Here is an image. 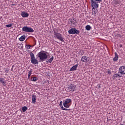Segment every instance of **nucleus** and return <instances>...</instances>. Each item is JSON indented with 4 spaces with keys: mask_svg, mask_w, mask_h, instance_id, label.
<instances>
[{
    "mask_svg": "<svg viewBox=\"0 0 125 125\" xmlns=\"http://www.w3.org/2000/svg\"><path fill=\"white\" fill-rule=\"evenodd\" d=\"M36 56L37 58H39L42 62H43V61H45L47 59V55L45 53L42 51L38 53Z\"/></svg>",
    "mask_w": 125,
    "mask_h": 125,
    "instance_id": "nucleus-1",
    "label": "nucleus"
},
{
    "mask_svg": "<svg viewBox=\"0 0 125 125\" xmlns=\"http://www.w3.org/2000/svg\"><path fill=\"white\" fill-rule=\"evenodd\" d=\"M101 1H102V0H90L91 5L93 7V9L98 8L99 6L98 2H101Z\"/></svg>",
    "mask_w": 125,
    "mask_h": 125,
    "instance_id": "nucleus-2",
    "label": "nucleus"
},
{
    "mask_svg": "<svg viewBox=\"0 0 125 125\" xmlns=\"http://www.w3.org/2000/svg\"><path fill=\"white\" fill-rule=\"evenodd\" d=\"M77 87V85L74 84L70 83L67 85V87L66 88L67 90L69 92H74L75 90H76V88Z\"/></svg>",
    "mask_w": 125,
    "mask_h": 125,
    "instance_id": "nucleus-3",
    "label": "nucleus"
},
{
    "mask_svg": "<svg viewBox=\"0 0 125 125\" xmlns=\"http://www.w3.org/2000/svg\"><path fill=\"white\" fill-rule=\"evenodd\" d=\"M29 55L30 56L31 62L32 64H34V65H36L37 64L38 65V64H39V62L38 61V60L36 59L34 53H30Z\"/></svg>",
    "mask_w": 125,
    "mask_h": 125,
    "instance_id": "nucleus-4",
    "label": "nucleus"
},
{
    "mask_svg": "<svg viewBox=\"0 0 125 125\" xmlns=\"http://www.w3.org/2000/svg\"><path fill=\"white\" fill-rule=\"evenodd\" d=\"M54 38L55 39H57L61 41V42H64V37H62V34H60V33L56 32V31H54Z\"/></svg>",
    "mask_w": 125,
    "mask_h": 125,
    "instance_id": "nucleus-5",
    "label": "nucleus"
},
{
    "mask_svg": "<svg viewBox=\"0 0 125 125\" xmlns=\"http://www.w3.org/2000/svg\"><path fill=\"white\" fill-rule=\"evenodd\" d=\"M68 32L69 35H75V34L79 35V34H80V30H77L76 29V28H72L71 29H69Z\"/></svg>",
    "mask_w": 125,
    "mask_h": 125,
    "instance_id": "nucleus-6",
    "label": "nucleus"
},
{
    "mask_svg": "<svg viewBox=\"0 0 125 125\" xmlns=\"http://www.w3.org/2000/svg\"><path fill=\"white\" fill-rule=\"evenodd\" d=\"M72 102V100L71 99H66L65 101L63 102V105L65 108H70L71 104H69L70 103Z\"/></svg>",
    "mask_w": 125,
    "mask_h": 125,
    "instance_id": "nucleus-7",
    "label": "nucleus"
},
{
    "mask_svg": "<svg viewBox=\"0 0 125 125\" xmlns=\"http://www.w3.org/2000/svg\"><path fill=\"white\" fill-rule=\"evenodd\" d=\"M22 31L26 33H34V29L32 27L28 26H23L22 27Z\"/></svg>",
    "mask_w": 125,
    "mask_h": 125,
    "instance_id": "nucleus-8",
    "label": "nucleus"
},
{
    "mask_svg": "<svg viewBox=\"0 0 125 125\" xmlns=\"http://www.w3.org/2000/svg\"><path fill=\"white\" fill-rule=\"evenodd\" d=\"M81 61L82 62H88L89 63H90V62H91V60L90 59V58L84 56L81 58Z\"/></svg>",
    "mask_w": 125,
    "mask_h": 125,
    "instance_id": "nucleus-9",
    "label": "nucleus"
},
{
    "mask_svg": "<svg viewBox=\"0 0 125 125\" xmlns=\"http://www.w3.org/2000/svg\"><path fill=\"white\" fill-rule=\"evenodd\" d=\"M119 73L122 75H125V66H122L119 68Z\"/></svg>",
    "mask_w": 125,
    "mask_h": 125,
    "instance_id": "nucleus-10",
    "label": "nucleus"
},
{
    "mask_svg": "<svg viewBox=\"0 0 125 125\" xmlns=\"http://www.w3.org/2000/svg\"><path fill=\"white\" fill-rule=\"evenodd\" d=\"M69 24H71L72 26H75L76 25V19L75 18H71L69 19Z\"/></svg>",
    "mask_w": 125,
    "mask_h": 125,
    "instance_id": "nucleus-11",
    "label": "nucleus"
},
{
    "mask_svg": "<svg viewBox=\"0 0 125 125\" xmlns=\"http://www.w3.org/2000/svg\"><path fill=\"white\" fill-rule=\"evenodd\" d=\"M95 8H94V9H93V7H92V18H95V17H96V13H97V9H96Z\"/></svg>",
    "mask_w": 125,
    "mask_h": 125,
    "instance_id": "nucleus-12",
    "label": "nucleus"
},
{
    "mask_svg": "<svg viewBox=\"0 0 125 125\" xmlns=\"http://www.w3.org/2000/svg\"><path fill=\"white\" fill-rule=\"evenodd\" d=\"M122 77H123V76L119 72L118 73L115 74L112 76V79H113V80H116L117 78H122Z\"/></svg>",
    "mask_w": 125,
    "mask_h": 125,
    "instance_id": "nucleus-13",
    "label": "nucleus"
},
{
    "mask_svg": "<svg viewBox=\"0 0 125 125\" xmlns=\"http://www.w3.org/2000/svg\"><path fill=\"white\" fill-rule=\"evenodd\" d=\"M59 106H60L62 110H63V111H70V109H67V108L63 107V102L62 101L60 102Z\"/></svg>",
    "mask_w": 125,
    "mask_h": 125,
    "instance_id": "nucleus-14",
    "label": "nucleus"
},
{
    "mask_svg": "<svg viewBox=\"0 0 125 125\" xmlns=\"http://www.w3.org/2000/svg\"><path fill=\"white\" fill-rule=\"evenodd\" d=\"M21 16L22 17H23V18H26V17H29V14L27 12H22L21 13Z\"/></svg>",
    "mask_w": 125,
    "mask_h": 125,
    "instance_id": "nucleus-15",
    "label": "nucleus"
},
{
    "mask_svg": "<svg viewBox=\"0 0 125 125\" xmlns=\"http://www.w3.org/2000/svg\"><path fill=\"white\" fill-rule=\"evenodd\" d=\"M114 54H115V57L113 59V60L114 62H117V61L119 60V55H118V53H117V52H115Z\"/></svg>",
    "mask_w": 125,
    "mask_h": 125,
    "instance_id": "nucleus-16",
    "label": "nucleus"
},
{
    "mask_svg": "<svg viewBox=\"0 0 125 125\" xmlns=\"http://www.w3.org/2000/svg\"><path fill=\"white\" fill-rule=\"evenodd\" d=\"M0 83H1L4 86L6 85V82H5V80H4V78H0Z\"/></svg>",
    "mask_w": 125,
    "mask_h": 125,
    "instance_id": "nucleus-17",
    "label": "nucleus"
},
{
    "mask_svg": "<svg viewBox=\"0 0 125 125\" xmlns=\"http://www.w3.org/2000/svg\"><path fill=\"white\" fill-rule=\"evenodd\" d=\"M37 101V96L33 95L32 96V103L35 104Z\"/></svg>",
    "mask_w": 125,
    "mask_h": 125,
    "instance_id": "nucleus-18",
    "label": "nucleus"
},
{
    "mask_svg": "<svg viewBox=\"0 0 125 125\" xmlns=\"http://www.w3.org/2000/svg\"><path fill=\"white\" fill-rule=\"evenodd\" d=\"M78 66L79 64H76L75 65H73L70 69V71H76L77 68H78Z\"/></svg>",
    "mask_w": 125,
    "mask_h": 125,
    "instance_id": "nucleus-19",
    "label": "nucleus"
},
{
    "mask_svg": "<svg viewBox=\"0 0 125 125\" xmlns=\"http://www.w3.org/2000/svg\"><path fill=\"white\" fill-rule=\"evenodd\" d=\"M25 39H26V37H25V35H23L19 38V41L21 42H24V41H25Z\"/></svg>",
    "mask_w": 125,
    "mask_h": 125,
    "instance_id": "nucleus-20",
    "label": "nucleus"
},
{
    "mask_svg": "<svg viewBox=\"0 0 125 125\" xmlns=\"http://www.w3.org/2000/svg\"><path fill=\"white\" fill-rule=\"evenodd\" d=\"M53 59H54V57L52 56L50 59L46 61L47 63H52V61H53Z\"/></svg>",
    "mask_w": 125,
    "mask_h": 125,
    "instance_id": "nucleus-21",
    "label": "nucleus"
},
{
    "mask_svg": "<svg viewBox=\"0 0 125 125\" xmlns=\"http://www.w3.org/2000/svg\"><path fill=\"white\" fill-rule=\"evenodd\" d=\"M38 80V78L37 77H34L31 78V81H32V82H37Z\"/></svg>",
    "mask_w": 125,
    "mask_h": 125,
    "instance_id": "nucleus-22",
    "label": "nucleus"
},
{
    "mask_svg": "<svg viewBox=\"0 0 125 125\" xmlns=\"http://www.w3.org/2000/svg\"><path fill=\"white\" fill-rule=\"evenodd\" d=\"M85 29L87 31H90V30H91V26L89 25H87L85 26Z\"/></svg>",
    "mask_w": 125,
    "mask_h": 125,
    "instance_id": "nucleus-23",
    "label": "nucleus"
},
{
    "mask_svg": "<svg viewBox=\"0 0 125 125\" xmlns=\"http://www.w3.org/2000/svg\"><path fill=\"white\" fill-rule=\"evenodd\" d=\"M32 70L28 71V79H30L31 78V75H32Z\"/></svg>",
    "mask_w": 125,
    "mask_h": 125,
    "instance_id": "nucleus-24",
    "label": "nucleus"
},
{
    "mask_svg": "<svg viewBox=\"0 0 125 125\" xmlns=\"http://www.w3.org/2000/svg\"><path fill=\"white\" fill-rule=\"evenodd\" d=\"M26 110H28V107H27V106H24L22 107V110L23 112H26Z\"/></svg>",
    "mask_w": 125,
    "mask_h": 125,
    "instance_id": "nucleus-25",
    "label": "nucleus"
},
{
    "mask_svg": "<svg viewBox=\"0 0 125 125\" xmlns=\"http://www.w3.org/2000/svg\"><path fill=\"white\" fill-rule=\"evenodd\" d=\"M31 45H25V48H26V49H30L31 48Z\"/></svg>",
    "mask_w": 125,
    "mask_h": 125,
    "instance_id": "nucleus-26",
    "label": "nucleus"
},
{
    "mask_svg": "<svg viewBox=\"0 0 125 125\" xmlns=\"http://www.w3.org/2000/svg\"><path fill=\"white\" fill-rule=\"evenodd\" d=\"M6 27H7V28H10V27H12V24L9 23V24H7L6 25Z\"/></svg>",
    "mask_w": 125,
    "mask_h": 125,
    "instance_id": "nucleus-27",
    "label": "nucleus"
},
{
    "mask_svg": "<svg viewBox=\"0 0 125 125\" xmlns=\"http://www.w3.org/2000/svg\"><path fill=\"white\" fill-rule=\"evenodd\" d=\"M5 73H6V74H8V72H9V70H8V69L6 68V69H5Z\"/></svg>",
    "mask_w": 125,
    "mask_h": 125,
    "instance_id": "nucleus-28",
    "label": "nucleus"
},
{
    "mask_svg": "<svg viewBox=\"0 0 125 125\" xmlns=\"http://www.w3.org/2000/svg\"><path fill=\"white\" fill-rule=\"evenodd\" d=\"M107 74H108V75H111L112 74V72H111L110 70H108Z\"/></svg>",
    "mask_w": 125,
    "mask_h": 125,
    "instance_id": "nucleus-29",
    "label": "nucleus"
},
{
    "mask_svg": "<svg viewBox=\"0 0 125 125\" xmlns=\"http://www.w3.org/2000/svg\"><path fill=\"white\" fill-rule=\"evenodd\" d=\"M115 3L116 5L119 4V1H118V0L115 1Z\"/></svg>",
    "mask_w": 125,
    "mask_h": 125,
    "instance_id": "nucleus-30",
    "label": "nucleus"
},
{
    "mask_svg": "<svg viewBox=\"0 0 125 125\" xmlns=\"http://www.w3.org/2000/svg\"><path fill=\"white\" fill-rule=\"evenodd\" d=\"M97 86H98V88H101L100 84H98Z\"/></svg>",
    "mask_w": 125,
    "mask_h": 125,
    "instance_id": "nucleus-31",
    "label": "nucleus"
},
{
    "mask_svg": "<svg viewBox=\"0 0 125 125\" xmlns=\"http://www.w3.org/2000/svg\"><path fill=\"white\" fill-rule=\"evenodd\" d=\"M120 47H123V45L120 44Z\"/></svg>",
    "mask_w": 125,
    "mask_h": 125,
    "instance_id": "nucleus-32",
    "label": "nucleus"
},
{
    "mask_svg": "<svg viewBox=\"0 0 125 125\" xmlns=\"http://www.w3.org/2000/svg\"><path fill=\"white\" fill-rule=\"evenodd\" d=\"M38 94H40V92L38 93Z\"/></svg>",
    "mask_w": 125,
    "mask_h": 125,
    "instance_id": "nucleus-33",
    "label": "nucleus"
}]
</instances>
